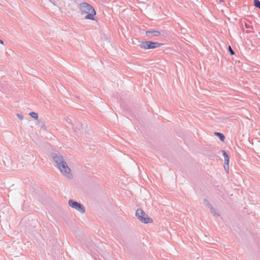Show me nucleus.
Returning a JSON list of instances; mask_svg holds the SVG:
<instances>
[{"label":"nucleus","instance_id":"1","mask_svg":"<svg viewBox=\"0 0 260 260\" xmlns=\"http://www.w3.org/2000/svg\"><path fill=\"white\" fill-rule=\"evenodd\" d=\"M79 9L82 14H86L85 19L94 20L96 12L94 8L90 4L84 2L79 4Z\"/></svg>","mask_w":260,"mask_h":260},{"label":"nucleus","instance_id":"2","mask_svg":"<svg viewBox=\"0 0 260 260\" xmlns=\"http://www.w3.org/2000/svg\"><path fill=\"white\" fill-rule=\"evenodd\" d=\"M162 45V43L148 41L140 42L139 46L142 49L147 50L158 48L160 47Z\"/></svg>","mask_w":260,"mask_h":260},{"label":"nucleus","instance_id":"3","mask_svg":"<svg viewBox=\"0 0 260 260\" xmlns=\"http://www.w3.org/2000/svg\"><path fill=\"white\" fill-rule=\"evenodd\" d=\"M136 216L137 218L144 223H149L153 221L152 219L148 217L141 208H139L136 210Z\"/></svg>","mask_w":260,"mask_h":260},{"label":"nucleus","instance_id":"4","mask_svg":"<svg viewBox=\"0 0 260 260\" xmlns=\"http://www.w3.org/2000/svg\"><path fill=\"white\" fill-rule=\"evenodd\" d=\"M57 168H58L62 174L68 178H71L72 177V174L70 173L71 170L65 161L57 166Z\"/></svg>","mask_w":260,"mask_h":260},{"label":"nucleus","instance_id":"5","mask_svg":"<svg viewBox=\"0 0 260 260\" xmlns=\"http://www.w3.org/2000/svg\"><path fill=\"white\" fill-rule=\"evenodd\" d=\"M69 205L72 208L76 209L81 213H84L85 212V209L84 206L78 203V202L73 200H70L68 202Z\"/></svg>","mask_w":260,"mask_h":260},{"label":"nucleus","instance_id":"6","mask_svg":"<svg viewBox=\"0 0 260 260\" xmlns=\"http://www.w3.org/2000/svg\"><path fill=\"white\" fill-rule=\"evenodd\" d=\"M51 157L53 160L54 165L57 167L64 161L63 156L59 153H51Z\"/></svg>","mask_w":260,"mask_h":260},{"label":"nucleus","instance_id":"7","mask_svg":"<svg viewBox=\"0 0 260 260\" xmlns=\"http://www.w3.org/2000/svg\"><path fill=\"white\" fill-rule=\"evenodd\" d=\"M161 34V32L158 30L150 29L146 31V35L150 38L153 37H157Z\"/></svg>","mask_w":260,"mask_h":260},{"label":"nucleus","instance_id":"8","mask_svg":"<svg viewBox=\"0 0 260 260\" xmlns=\"http://www.w3.org/2000/svg\"><path fill=\"white\" fill-rule=\"evenodd\" d=\"M222 152L224 159V164L228 165L230 159L229 156L225 150H222Z\"/></svg>","mask_w":260,"mask_h":260},{"label":"nucleus","instance_id":"9","mask_svg":"<svg viewBox=\"0 0 260 260\" xmlns=\"http://www.w3.org/2000/svg\"><path fill=\"white\" fill-rule=\"evenodd\" d=\"M214 135L217 136L221 141H224L225 137L223 134L219 132H215Z\"/></svg>","mask_w":260,"mask_h":260},{"label":"nucleus","instance_id":"10","mask_svg":"<svg viewBox=\"0 0 260 260\" xmlns=\"http://www.w3.org/2000/svg\"><path fill=\"white\" fill-rule=\"evenodd\" d=\"M204 203L205 205L207 206L209 208H210V209H213V207L212 205L210 204V203L207 199H204Z\"/></svg>","mask_w":260,"mask_h":260},{"label":"nucleus","instance_id":"11","mask_svg":"<svg viewBox=\"0 0 260 260\" xmlns=\"http://www.w3.org/2000/svg\"><path fill=\"white\" fill-rule=\"evenodd\" d=\"M254 5L256 8L260 9V1L259 0H254Z\"/></svg>","mask_w":260,"mask_h":260},{"label":"nucleus","instance_id":"12","mask_svg":"<svg viewBox=\"0 0 260 260\" xmlns=\"http://www.w3.org/2000/svg\"><path fill=\"white\" fill-rule=\"evenodd\" d=\"M228 50L230 52L231 55H233L235 54L234 51L233 50L231 46H229Z\"/></svg>","mask_w":260,"mask_h":260},{"label":"nucleus","instance_id":"13","mask_svg":"<svg viewBox=\"0 0 260 260\" xmlns=\"http://www.w3.org/2000/svg\"><path fill=\"white\" fill-rule=\"evenodd\" d=\"M216 118L218 120L219 122H224V120L226 119L225 118L221 117L220 116L216 117Z\"/></svg>","mask_w":260,"mask_h":260},{"label":"nucleus","instance_id":"14","mask_svg":"<svg viewBox=\"0 0 260 260\" xmlns=\"http://www.w3.org/2000/svg\"><path fill=\"white\" fill-rule=\"evenodd\" d=\"M212 213L215 215H217L218 216H219V214L218 212H217L216 210L213 208V209H210Z\"/></svg>","mask_w":260,"mask_h":260},{"label":"nucleus","instance_id":"15","mask_svg":"<svg viewBox=\"0 0 260 260\" xmlns=\"http://www.w3.org/2000/svg\"><path fill=\"white\" fill-rule=\"evenodd\" d=\"M224 168L226 171H228L229 169V164H228V165H226L225 164H224Z\"/></svg>","mask_w":260,"mask_h":260},{"label":"nucleus","instance_id":"16","mask_svg":"<svg viewBox=\"0 0 260 260\" xmlns=\"http://www.w3.org/2000/svg\"><path fill=\"white\" fill-rule=\"evenodd\" d=\"M31 117L34 118L35 119L37 120L38 119L39 115H29Z\"/></svg>","mask_w":260,"mask_h":260},{"label":"nucleus","instance_id":"17","mask_svg":"<svg viewBox=\"0 0 260 260\" xmlns=\"http://www.w3.org/2000/svg\"><path fill=\"white\" fill-rule=\"evenodd\" d=\"M18 118L21 120H22L23 119V115H16Z\"/></svg>","mask_w":260,"mask_h":260},{"label":"nucleus","instance_id":"18","mask_svg":"<svg viewBox=\"0 0 260 260\" xmlns=\"http://www.w3.org/2000/svg\"><path fill=\"white\" fill-rule=\"evenodd\" d=\"M28 114H37V113L36 112H29Z\"/></svg>","mask_w":260,"mask_h":260},{"label":"nucleus","instance_id":"19","mask_svg":"<svg viewBox=\"0 0 260 260\" xmlns=\"http://www.w3.org/2000/svg\"><path fill=\"white\" fill-rule=\"evenodd\" d=\"M245 26L247 28H250V26L248 24H245Z\"/></svg>","mask_w":260,"mask_h":260},{"label":"nucleus","instance_id":"20","mask_svg":"<svg viewBox=\"0 0 260 260\" xmlns=\"http://www.w3.org/2000/svg\"><path fill=\"white\" fill-rule=\"evenodd\" d=\"M0 44H4V42L3 41H2V40L0 39Z\"/></svg>","mask_w":260,"mask_h":260}]
</instances>
